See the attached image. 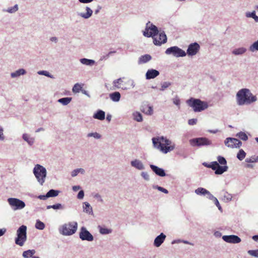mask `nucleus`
<instances>
[{"label":"nucleus","instance_id":"ddd939ff","mask_svg":"<svg viewBox=\"0 0 258 258\" xmlns=\"http://www.w3.org/2000/svg\"><path fill=\"white\" fill-rule=\"evenodd\" d=\"M79 238L83 241H92L94 237L85 227H82L79 232Z\"/></svg>","mask_w":258,"mask_h":258},{"label":"nucleus","instance_id":"13d9d810","mask_svg":"<svg viewBox=\"0 0 258 258\" xmlns=\"http://www.w3.org/2000/svg\"><path fill=\"white\" fill-rule=\"evenodd\" d=\"M4 132V130L3 127L0 125V141H3L5 139Z\"/></svg>","mask_w":258,"mask_h":258},{"label":"nucleus","instance_id":"774afa93","mask_svg":"<svg viewBox=\"0 0 258 258\" xmlns=\"http://www.w3.org/2000/svg\"><path fill=\"white\" fill-rule=\"evenodd\" d=\"M215 204V205L217 207V208H218V209L222 211V207H221L220 204H219V202L218 201V200H217L216 201H215L214 202Z\"/></svg>","mask_w":258,"mask_h":258},{"label":"nucleus","instance_id":"39448f33","mask_svg":"<svg viewBox=\"0 0 258 258\" xmlns=\"http://www.w3.org/2000/svg\"><path fill=\"white\" fill-rule=\"evenodd\" d=\"M77 228L78 223L74 221L62 225L59 230L63 235L70 236L74 234L77 231Z\"/></svg>","mask_w":258,"mask_h":258},{"label":"nucleus","instance_id":"4d7b16f0","mask_svg":"<svg viewBox=\"0 0 258 258\" xmlns=\"http://www.w3.org/2000/svg\"><path fill=\"white\" fill-rule=\"evenodd\" d=\"M141 176L146 181L150 180V176L147 172H142L141 173Z\"/></svg>","mask_w":258,"mask_h":258},{"label":"nucleus","instance_id":"f257e3e1","mask_svg":"<svg viewBox=\"0 0 258 258\" xmlns=\"http://www.w3.org/2000/svg\"><path fill=\"white\" fill-rule=\"evenodd\" d=\"M152 140L154 147L164 154H167L175 149V144L163 136L153 138Z\"/></svg>","mask_w":258,"mask_h":258},{"label":"nucleus","instance_id":"cd10ccee","mask_svg":"<svg viewBox=\"0 0 258 258\" xmlns=\"http://www.w3.org/2000/svg\"><path fill=\"white\" fill-rule=\"evenodd\" d=\"M83 211L89 214H93L92 208L90 204L88 202H84L83 203Z\"/></svg>","mask_w":258,"mask_h":258},{"label":"nucleus","instance_id":"423d86ee","mask_svg":"<svg viewBox=\"0 0 258 258\" xmlns=\"http://www.w3.org/2000/svg\"><path fill=\"white\" fill-rule=\"evenodd\" d=\"M16 234L15 243L20 246H23L27 240V226L24 225L21 226L17 230Z\"/></svg>","mask_w":258,"mask_h":258},{"label":"nucleus","instance_id":"72a5a7b5","mask_svg":"<svg viewBox=\"0 0 258 258\" xmlns=\"http://www.w3.org/2000/svg\"><path fill=\"white\" fill-rule=\"evenodd\" d=\"M246 51V49L245 47H239L235 48L232 51V53L235 55H242Z\"/></svg>","mask_w":258,"mask_h":258},{"label":"nucleus","instance_id":"4468645a","mask_svg":"<svg viewBox=\"0 0 258 258\" xmlns=\"http://www.w3.org/2000/svg\"><path fill=\"white\" fill-rule=\"evenodd\" d=\"M226 146L228 148H239L242 145V143L238 139L233 138H227L224 141Z\"/></svg>","mask_w":258,"mask_h":258},{"label":"nucleus","instance_id":"7c9ffc66","mask_svg":"<svg viewBox=\"0 0 258 258\" xmlns=\"http://www.w3.org/2000/svg\"><path fill=\"white\" fill-rule=\"evenodd\" d=\"M36 253V251L34 249H29L24 251L23 252L22 256L24 258H30L33 256V255Z\"/></svg>","mask_w":258,"mask_h":258},{"label":"nucleus","instance_id":"aec40b11","mask_svg":"<svg viewBox=\"0 0 258 258\" xmlns=\"http://www.w3.org/2000/svg\"><path fill=\"white\" fill-rule=\"evenodd\" d=\"M131 165L133 167L139 170H143L145 169V166L143 163L139 159H136L132 160L131 162Z\"/></svg>","mask_w":258,"mask_h":258},{"label":"nucleus","instance_id":"a878e982","mask_svg":"<svg viewBox=\"0 0 258 258\" xmlns=\"http://www.w3.org/2000/svg\"><path fill=\"white\" fill-rule=\"evenodd\" d=\"M110 99L113 102H118L121 97L120 94L119 92H114L109 94Z\"/></svg>","mask_w":258,"mask_h":258},{"label":"nucleus","instance_id":"a19ab883","mask_svg":"<svg viewBox=\"0 0 258 258\" xmlns=\"http://www.w3.org/2000/svg\"><path fill=\"white\" fill-rule=\"evenodd\" d=\"M246 156V153L243 149H240L237 154V158L240 160H243Z\"/></svg>","mask_w":258,"mask_h":258},{"label":"nucleus","instance_id":"37998d69","mask_svg":"<svg viewBox=\"0 0 258 258\" xmlns=\"http://www.w3.org/2000/svg\"><path fill=\"white\" fill-rule=\"evenodd\" d=\"M236 136L240 138L242 141H246L248 140V137L247 135L245 133L242 132H240L236 134Z\"/></svg>","mask_w":258,"mask_h":258},{"label":"nucleus","instance_id":"de8ad7c7","mask_svg":"<svg viewBox=\"0 0 258 258\" xmlns=\"http://www.w3.org/2000/svg\"><path fill=\"white\" fill-rule=\"evenodd\" d=\"M82 88V86L81 84L76 83L73 86L72 91L75 93H79Z\"/></svg>","mask_w":258,"mask_h":258},{"label":"nucleus","instance_id":"f3484780","mask_svg":"<svg viewBox=\"0 0 258 258\" xmlns=\"http://www.w3.org/2000/svg\"><path fill=\"white\" fill-rule=\"evenodd\" d=\"M222 239L225 242L230 243H238L241 241L238 236L235 235H224Z\"/></svg>","mask_w":258,"mask_h":258},{"label":"nucleus","instance_id":"a211bd4d","mask_svg":"<svg viewBox=\"0 0 258 258\" xmlns=\"http://www.w3.org/2000/svg\"><path fill=\"white\" fill-rule=\"evenodd\" d=\"M85 9L86 10L85 13L78 12L77 15L84 19H88L92 16L93 10L88 6H86Z\"/></svg>","mask_w":258,"mask_h":258},{"label":"nucleus","instance_id":"7ed1b4c3","mask_svg":"<svg viewBox=\"0 0 258 258\" xmlns=\"http://www.w3.org/2000/svg\"><path fill=\"white\" fill-rule=\"evenodd\" d=\"M186 103L196 112H201L207 109L209 106L207 102L192 97L186 101Z\"/></svg>","mask_w":258,"mask_h":258},{"label":"nucleus","instance_id":"1a4fd4ad","mask_svg":"<svg viewBox=\"0 0 258 258\" xmlns=\"http://www.w3.org/2000/svg\"><path fill=\"white\" fill-rule=\"evenodd\" d=\"M165 53L167 55H172L176 57H184L186 54L184 50L177 46H172L168 48L165 51Z\"/></svg>","mask_w":258,"mask_h":258},{"label":"nucleus","instance_id":"20e7f679","mask_svg":"<svg viewBox=\"0 0 258 258\" xmlns=\"http://www.w3.org/2000/svg\"><path fill=\"white\" fill-rule=\"evenodd\" d=\"M33 172L38 183L42 185L45 182L46 177V168L41 165L36 164L33 168Z\"/></svg>","mask_w":258,"mask_h":258},{"label":"nucleus","instance_id":"e2e57ef3","mask_svg":"<svg viewBox=\"0 0 258 258\" xmlns=\"http://www.w3.org/2000/svg\"><path fill=\"white\" fill-rule=\"evenodd\" d=\"M84 197V192L83 190H80L78 195L77 198L79 199H83Z\"/></svg>","mask_w":258,"mask_h":258},{"label":"nucleus","instance_id":"680f3d73","mask_svg":"<svg viewBox=\"0 0 258 258\" xmlns=\"http://www.w3.org/2000/svg\"><path fill=\"white\" fill-rule=\"evenodd\" d=\"M173 100V103L178 106H179L180 105V100L178 98V97L177 96H176L175 97H174V98H173L172 99Z\"/></svg>","mask_w":258,"mask_h":258},{"label":"nucleus","instance_id":"e433bc0d","mask_svg":"<svg viewBox=\"0 0 258 258\" xmlns=\"http://www.w3.org/2000/svg\"><path fill=\"white\" fill-rule=\"evenodd\" d=\"M134 119L138 122H141L143 120L142 115L139 112H135L133 114Z\"/></svg>","mask_w":258,"mask_h":258},{"label":"nucleus","instance_id":"473e14b6","mask_svg":"<svg viewBox=\"0 0 258 258\" xmlns=\"http://www.w3.org/2000/svg\"><path fill=\"white\" fill-rule=\"evenodd\" d=\"M245 17L246 18H251L254 19V21L258 23V16L256 15L255 11L246 12L245 13Z\"/></svg>","mask_w":258,"mask_h":258},{"label":"nucleus","instance_id":"338daca9","mask_svg":"<svg viewBox=\"0 0 258 258\" xmlns=\"http://www.w3.org/2000/svg\"><path fill=\"white\" fill-rule=\"evenodd\" d=\"M109 57V54H106L105 55H103L101 56V57L100 58L99 60L100 61H102V60H106Z\"/></svg>","mask_w":258,"mask_h":258},{"label":"nucleus","instance_id":"6ab92c4d","mask_svg":"<svg viewBox=\"0 0 258 258\" xmlns=\"http://www.w3.org/2000/svg\"><path fill=\"white\" fill-rule=\"evenodd\" d=\"M150 167L152 171L158 176L160 177H164L166 176L165 170L156 165L150 164Z\"/></svg>","mask_w":258,"mask_h":258},{"label":"nucleus","instance_id":"bf43d9fd","mask_svg":"<svg viewBox=\"0 0 258 258\" xmlns=\"http://www.w3.org/2000/svg\"><path fill=\"white\" fill-rule=\"evenodd\" d=\"M94 198L95 199H96L98 202H101V203H103V200L101 197V196L97 193V194H95L94 196H93Z\"/></svg>","mask_w":258,"mask_h":258},{"label":"nucleus","instance_id":"8fccbe9b","mask_svg":"<svg viewBox=\"0 0 258 258\" xmlns=\"http://www.w3.org/2000/svg\"><path fill=\"white\" fill-rule=\"evenodd\" d=\"M218 163L223 166H227V161L225 158L222 156H219L217 157Z\"/></svg>","mask_w":258,"mask_h":258},{"label":"nucleus","instance_id":"5701e85b","mask_svg":"<svg viewBox=\"0 0 258 258\" xmlns=\"http://www.w3.org/2000/svg\"><path fill=\"white\" fill-rule=\"evenodd\" d=\"M22 138L29 146H32L35 142L34 138L31 137L30 135L27 134H23Z\"/></svg>","mask_w":258,"mask_h":258},{"label":"nucleus","instance_id":"f03ea898","mask_svg":"<svg viewBox=\"0 0 258 258\" xmlns=\"http://www.w3.org/2000/svg\"><path fill=\"white\" fill-rule=\"evenodd\" d=\"M237 104L239 106L249 105L257 100V98L246 88L239 90L236 95Z\"/></svg>","mask_w":258,"mask_h":258},{"label":"nucleus","instance_id":"49530a36","mask_svg":"<svg viewBox=\"0 0 258 258\" xmlns=\"http://www.w3.org/2000/svg\"><path fill=\"white\" fill-rule=\"evenodd\" d=\"M249 50L251 52H254L255 51H258V40L254 42L249 48Z\"/></svg>","mask_w":258,"mask_h":258},{"label":"nucleus","instance_id":"5fc2aeb1","mask_svg":"<svg viewBox=\"0 0 258 258\" xmlns=\"http://www.w3.org/2000/svg\"><path fill=\"white\" fill-rule=\"evenodd\" d=\"M247 253L253 256L258 257V249L256 250H249Z\"/></svg>","mask_w":258,"mask_h":258},{"label":"nucleus","instance_id":"f8f14e48","mask_svg":"<svg viewBox=\"0 0 258 258\" xmlns=\"http://www.w3.org/2000/svg\"><path fill=\"white\" fill-rule=\"evenodd\" d=\"M208 167L215 170V174L218 175L223 174L227 171L228 169L227 166H220L217 161L211 162V164L208 165Z\"/></svg>","mask_w":258,"mask_h":258},{"label":"nucleus","instance_id":"052dcab7","mask_svg":"<svg viewBox=\"0 0 258 258\" xmlns=\"http://www.w3.org/2000/svg\"><path fill=\"white\" fill-rule=\"evenodd\" d=\"M257 160L254 157H251L250 158H247L245 159V162L247 163H253L256 162Z\"/></svg>","mask_w":258,"mask_h":258},{"label":"nucleus","instance_id":"c9c22d12","mask_svg":"<svg viewBox=\"0 0 258 258\" xmlns=\"http://www.w3.org/2000/svg\"><path fill=\"white\" fill-rule=\"evenodd\" d=\"M72 99L71 97H64L59 99L57 101L63 105H67L71 102Z\"/></svg>","mask_w":258,"mask_h":258},{"label":"nucleus","instance_id":"dca6fc26","mask_svg":"<svg viewBox=\"0 0 258 258\" xmlns=\"http://www.w3.org/2000/svg\"><path fill=\"white\" fill-rule=\"evenodd\" d=\"M200 49V45L197 42L189 45L187 49V54L190 56L196 55Z\"/></svg>","mask_w":258,"mask_h":258},{"label":"nucleus","instance_id":"3c124183","mask_svg":"<svg viewBox=\"0 0 258 258\" xmlns=\"http://www.w3.org/2000/svg\"><path fill=\"white\" fill-rule=\"evenodd\" d=\"M183 243L184 244H189V245H194V244L187 241V240H181V239H176V240H174L172 241L171 243L172 244H175V243Z\"/></svg>","mask_w":258,"mask_h":258},{"label":"nucleus","instance_id":"ea45409f","mask_svg":"<svg viewBox=\"0 0 258 258\" xmlns=\"http://www.w3.org/2000/svg\"><path fill=\"white\" fill-rule=\"evenodd\" d=\"M87 138L92 137V138H94L95 139L98 140V139H101V135L97 132L89 133L87 135Z\"/></svg>","mask_w":258,"mask_h":258},{"label":"nucleus","instance_id":"6e6552de","mask_svg":"<svg viewBox=\"0 0 258 258\" xmlns=\"http://www.w3.org/2000/svg\"><path fill=\"white\" fill-rule=\"evenodd\" d=\"M8 202L15 211L23 209L26 206L25 203L23 201L17 198H9Z\"/></svg>","mask_w":258,"mask_h":258},{"label":"nucleus","instance_id":"6e6d98bb","mask_svg":"<svg viewBox=\"0 0 258 258\" xmlns=\"http://www.w3.org/2000/svg\"><path fill=\"white\" fill-rule=\"evenodd\" d=\"M37 73L40 75H44L48 77L52 78L51 75L46 71H38Z\"/></svg>","mask_w":258,"mask_h":258},{"label":"nucleus","instance_id":"0eeeda50","mask_svg":"<svg viewBox=\"0 0 258 258\" xmlns=\"http://www.w3.org/2000/svg\"><path fill=\"white\" fill-rule=\"evenodd\" d=\"M159 33L158 28L150 21L147 23L145 31H143V35L147 37H154Z\"/></svg>","mask_w":258,"mask_h":258},{"label":"nucleus","instance_id":"79ce46f5","mask_svg":"<svg viewBox=\"0 0 258 258\" xmlns=\"http://www.w3.org/2000/svg\"><path fill=\"white\" fill-rule=\"evenodd\" d=\"M59 191L57 190L50 189L47 192V195L48 198L55 197L58 196Z\"/></svg>","mask_w":258,"mask_h":258},{"label":"nucleus","instance_id":"c03bdc74","mask_svg":"<svg viewBox=\"0 0 258 258\" xmlns=\"http://www.w3.org/2000/svg\"><path fill=\"white\" fill-rule=\"evenodd\" d=\"M99 232L101 234H108L111 233L112 230L110 229H108L105 227L99 226Z\"/></svg>","mask_w":258,"mask_h":258},{"label":"nucleus","instance_id":"bb28decb","mask_svg":"<svg viewBox=\"0 0 258 258\" xmlns=\"http://www.w3.org/2000/svg\"><path fill=\"white\" fill-rule=\"evenodd\" d=\"M152 58V57L149 54H145L139 57L138 63L139 64H142L147 62L150 61Z\"/></svg>","mask_w":258,"mask_h":258},{"label":"nucleus","instance_id":"603ef678","mask_svg":"<svg viewBox=\"0 0 258 258\" xmlns=\"http://www.w3.org/2000/svg\"><path fill=\"white\" fill-rule=\"evenodd\" d=\"M171 84V83L169 82H164L161 84V88L160 90L161 91H164L165 89L169 87Z\"/></svg>","mask_w":258,"mask_h":258},{"label":"nucleus","instance_id":"864d4df0","mask_svg":"<svg viewBox=\"0 0 258 258\" xmlns=\"http://www.w3.org/2000/svg\"><path fill=\"white\" fill-rule=\"evenodd\" d=\"M153 188L157 189L158 190H159V191H160L161 192H164V194H166L168 193V191L166 189H165V188H163V187H162L161 186H159L158 185L153 186Z\"/></svg>","mask_w":258,"mask_h":258},{"label":"nucleus","instance_id":"f704fd0d","mask_svg":"<svg viewBox=\"0 0 258 258\" xmlns=\"http://www.w3.org/2000/svg\"><path fill=\"white\" fill-rule=\"evenodd\" d=\"M19 10V6L16 4L13 7H9L7 9L4 10V12H7L10 14H14L17 12Z\"/></svg>","mask_w":258,"mask_h":258},{"label":"nucleus","instance_id":"69168bd1","mask_svg":"<svg viewBox=\"0 0 258 258\" xmlns=\"http://www.w3.org/2000/svg\"><path fill=\"white\" fill-rule=\"evenodd\" d=\"M38 198L40 200H46L47 198H48L47 194L45 195H40L38 197Z\"/></svg>","mask_w":258,"mask_h":258},{"label":"nucleus","instance_id":"4c0bfd02","mask_svg":"<svg viewBox=\"0 0 258 258\" xmlns=\"http://www.w3.org/2000/svg\"><path fill=\"white\" fill-rule=\"evenodd\" d=\"M232 196L231 194L228 193L226 191L224 192V195L222 198V200L225 202H229L232 200Z\"/></svg>","mask_w":258,"mask_h":258},{"label":"nucleus","instance_id":"2f4dec72","mask_svg":"<svg viewBox=\"0 0 258 258\" xmlns=\"http://www.w3.org/2000/svg\"><path fill=\"white\" fill-rule=\"evenodd\" d=\"M85 170L84 169L80 168H77L74 170H73L71 172V176L73 177H76L79 174H81L82 175L85 174Z\"/></svg>","mask_w":258,"mask_h":258},{"label":"nucleus","instance_id":"412c9836","mask_svg":"<svg viewBox=\"0 0 258 258\" xmlns=\"http://www.w3.org/2000/svg\"><path fill=\"white\" fill-rule=\"evenodd\" d=\"M166 236L163 233H160L154 239V245L155 247H159L164 242L166 239Z\"/></svg>","mask_w":258,"mask_h":258},{"label":"nucleus","instance_id":"c756f323","mask_svg":"<svg viewBox=\"0 0 258 258\" xmlns=\"http://www.w3.org/2000/svg\"><path fill=\"white\" fill-rule=\"evenodd\" d=\"M80 61L83 64L88 66H92L95 63V60L86 58L80 59Z\"/></svg>","mask_w":258,"mask_h":258},{"label":"nucleus","instance_id":"393cba45","mask_svg":"<svg viewBox=\"0 0 258 258\" xmlns=\"http://www.w3.org/2000/svg\"><path fill=\"white\" fill-rule=\"evenodd\" d=\"M105 113L104 111L101 110H98L96 113H95L93 116L95 119H97L100 120H104L105 119Z\"/></svg>","mask_w":258,"mask_h":258},{"label":"nucleus","instance_id":"4be33fe9","mask_svg":"<svg viewBox=\"0 0 258 258\" xmlns=\"http://www.w3.org/2000/svg\"><path fill=\"white\" fill-rule=\"evenodd\" d=\"M160 74L159 72L155 69H149L146 74V78L147 80H150L155 78Z\"/></svg>","mask_w":258,"mask_h":258},{"label":"nucleus","instance_id":"2eb2a0df","mask_svg":"<svg viewBox=\"0 0 258 258\" xmlns=\"http://www.w3.org/2000/svg\"><path fill=\"white\" fill-rule=\"evenodd\" d=\"M154 44L156 45H161L162 44H164L167 41V36L164 31L158 33L153 38Z\"/></svg>","mask_w":258,"mask_h":258},{"label":"nucleus","instance_id":"c85d7f7f","mask_svg":"<svg viewBox=\"0 0 258 258\" xmlns=\"http://www.w3.org/2000/svg\"><path fill=\"white\" fill-rule=\"evenodd\" d=\"M142 111L146 114L149 115H151L153 113V107L148 105L143 106Z\"/></svg>","mask_w":258,"mask_h":258},{"label":"nucleus","instance_id":"0e129e2a","mask_svg":"<svg viewBox=\"0 0 258 258\" xmlns=\"http://www.w3.org/2000/svg\"><path fill=\"white\" fill-rule=\"evenodd\" d=\"M197 122V119L193 118V119H190L188 121V123L189 125H194L196 124Z\"/></svg>","mask_w":258,"mask_h":258},{"label":"nucleus","instance_id":"b1692460","mask_svg":"<svg viewBox=\"0 0 258 258\" xmlns=\"http://www.w3.org/2000/svg\"><path fill=\"white\" fill-rule=\"evenodd\" d=\"M26 74V71L24 69H20L11 73V77L12 78H16Z\"/></svg>","mask_w":258,"mask_h":258},{"label":"nucleus","instance_id":"09e8293b","mask_svg":"<svg viewBox=\"0 0 258 258\" xmlns=\"http://www.w3.org/2000/svg\"><path fill=\"white\" fill-rule=\"evenodd\" d=\"M35 228L39 230H43L45 228V224L40 220H37L35 224Z\"/></svg>","mask_w":258,"mask_h":258},{"label":"nucleus","instance_id":"9d476101","mask_svg":"<svg viewBox=\"0 0 258 258\" xmlns=\"http://www.w3.org/2000/svg\"><path fill=\"white\" fill-rule=\"evenodd\" d=\"M190 144L193 146H208L212 144V142L208 138L205 137L197 138L189 140Z\"/></svg>","mask_w":258,"mask_h":258},{"label":"nucleus","instance_id":"9b49d317","mask_svg":"<svg viewBox=\"0 0 258 258\" xmlns=\"http://www.w3.org/2000/svg\"><path fill=\"white\" fill-rule=\"evenodd\" d=\"M124 78H119L115 80L113 82V86L117 89L121 88L123 90H127L128 88L125 86L127 84H130L132 88L135 87L134 82L133 80H129L126 82L123 81Z\"/></svg>","mask_w":258,"mask_h":258},{"label":"nucleus","instance_id":"58836bf2","mask_svg":"<svg viewBox=\"0 0 258 258\" xmlns=\"http://www.w3.org/2000/svg\"><path fill=\"white\" fill-rule=\"evenodd\" d=\"M195 193L198 195H206L208 192V190L203 187H199L195 191Z\"/></svg>","mask_w":258,"mask_h":258},{"label":"nucleus","instance_id":"a18cd8bd","mask_svg":"<svg viewBox=\"0 0 258 258\" xmlns=\"http://www.w3.org/2000/svg\"><path fill=\"white\" fill-rule=\"evenodd\" d=\"M47 209H53L54 210L63 209L64 207L61 204H56L53 205H49L46 207Z\"/></svg>","mask_w":258,"mask_h":258}]
</instances>
